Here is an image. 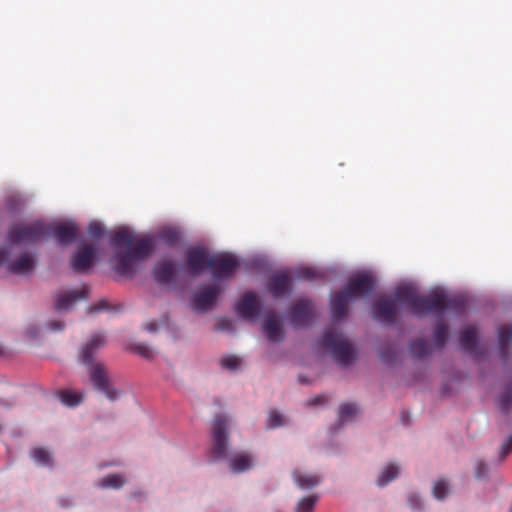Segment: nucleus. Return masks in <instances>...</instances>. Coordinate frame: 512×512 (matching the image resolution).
Wrapping results in <instances>:
<instances>
[{
    "label": "nucleus",
    "instance_id": "f257e3e1",
    "mask_svg": "<svg viewBox=\"0 0 512 512\" xmlns=\"http://www.w3.org/2000/svg\"><path fill=\"white\" fill-rule=\"evenodd\" d=\"M110 244L115 249L114 271L118 275L130 279L135 276L138 264L146 260L155 248L153 238L136 239L126 229L115 232L110 238Z\"/></svg>",
    "mask_w": 512,
    "mask_h": 512
},
{
    "label": "nucleus",
    "instance_id": "f03ea898",
    "mask_svg": "<svg viewBox=\"0 0 512 512\" xmlns=\"http://www.w3.org/2000/svg\"><path fill=\"white\" fill-rule=\"evenodd\" d=\"M394 300L396 303L406 304L411 312L418 317L432 312H442L445 309H460L464 306L462 299H451L440 292H431L427 296H420L417 290L410 285L396 288Z\"/></svg>",
    "mask_w": 512,
    "mask_h": 512
},
{
    "label": "nucleus",
    "instance_id": "7ed1b4c3",
    "mask_svg": "<svg viewBox=\"0 0 512 512\" xmlns=\"http://www.w3.org/2000/svg\"><path fill=\"white\" fill-rule=\"evenodd\" d=\"M106 339L103 334H94L82 347L80 357L84 364L90 365V379L94 387L102 392L109 400L117 399L118 391L111 386L106 367L101 363H93V355L96 350L104 347Z\"/></svg>",
    "mask_w": 512,
    "mask_h": 512
},
{
    "label": "nucleus",
    "instance_id": "20e7f679",
    "mask_svg": "<svg viewBox=\"0 0 512 512\" xmlns=\"http://www.w3.org/2000/svg\"><path fill=\"white\" fill-rule=\"evenodd\" d=\"M322 345L327 348L333 358L341 365H349L356 356L352 344L341 333L333 328H327L322 336Z\"/></svg>",
    "mask_w": 512,
    "mask_h": 512
},
{
    "label": "nucleus",
    "instance_id": "39448f33",
    "mask_svg": "<svg viewBox=\"0 0 512 512\" xmlns=\"http://www.w3.org/2000/svg\"><path fill=\"white\" fill-rule=\"evenodd\" d=\"M48 235L46 226L41 221L31 224H19L13 226L8 233L9 240L14 244H31Z\"/></svg>",
    "mask_w": 512,
    "mask_h": 512
},
{
    "label": "nucleus",
    "instance_id": "423d86ee",
    "mask_svg": "<svg viewBox=\"0 0 512 512\" xmlns=\"http://www.w3.org/2000/svg\"><path fill=\"white\" fill-rule=\"evenodd\" d=\"M227 425H228V421L222 415H217L213 420L212 453L218 459H225L227 457V444H228Z\"/></svg>",
    "mask_w": 512,
    "mask_h": 512
},
{
    "label": "nucleus",
    "instance_id": "0eeeda50",
    "mask_svg": "<svg viewBox=\"0 0 512 512\" xmlns=\"http://www.w3.org/2000/svg\"><path fill=\"white\" fill-rule=\"evenodd\" d=\"M238 267L239 262L230 254L212 255L209 263V269L215 280L231 277Z\"/></svg>",
    "mask_w": 512,
    "mask_h": 512
},
{
    "label": "nucleus",
    "instance_id": "6e6552de",
    "mask_svg": "<svg viewBox=\"0 0 512 512\" xmlns=\"http://www.w3.org/2000/svg\"><path fill=\"white\" fill-rule=\"evenodd\" d=\"M375 279L369 274H360L348 282L343 291L354 299L356 297H366L370 295L375 289Z\"/></svg>",
    "mask_w": 512,
    "mask_h": 512
},
{
    "label": "nucleus",
    "instance_id": "1a4fd4ad",
    "mask_svg": "<svg viewBox=\"0 0 512 512\" xmlns=\"http://www.w3.org/2000/svg\"><path fill=\"white\" fill-rule=\"evenodd\" d=\"M211 256L205 247H192L185 254L186 266L193 275H199L204 269H209Z\"/></svg>",
    "mask_w": 512,
    "mask_h": 512
},
{
    "label": "nucleus",
    "instance_id": "9d476101",
    "mask_svg": "<svg viewBox=\"0 0 512 512\" xmlns=\"http://www.w3.org/2000/svg\"><path fill=\"white\" fill-rule=\"evenodd\" d=\"M221 289L217 285H209L200 289L192 298V308L197 312H207L214 307Z\"/></svg>",
    "mask_w": 512,
    "mask_h": 512
},
{
    "label": "nucleus",
    "instance_id": "9b49d317",
    "mask_svg": "<svg viewBox=\"0 0 512 512\" xmlns=\"http://www.w3.org/2000/svg\"><path fill=\"white\" fill-rule=\"evenodd\" d=\"M313 316L314 306L310 300H298L291 306V324L296 329L308 326Z\"/></svg>",
    "mask_w": 512,
    "mask_h": 512
},
{
    "label": "nucleus",
    "instance_id": "f8f14e48",
    "mask_svg": "<svg viewBox=\"0 0 512 512\" xmlns=\"http://www.w3.org/2000/svg\"><path fill=\"white\" fill-rule=\"evenodd\" d=\"M97 253L90 244H82L71 257V266L74 272L84 273L94 264Z\"/></svg>",
    "mask_w": 512,
    "mask_h": 512
},
{
    "label": "nucleus",
    "instance_id": "ddd939ff",
    "mask_svg": "<svg viewBox=\"0 0 512 512\" xmlns=\"http://www.w3.org/2000/svg\"><path fill=\"white\" fill-rule=\"evenodd\" d=\"M372 314L379 322L393 324L397 317V303L394 299L380 298L374 302Z\"/></svg>",
    "mask_w": 512,
    "mask_h": 512
},
{
    "label": "nucleus",
    "instance_id": "4468645a",
    "mask_svg": "<svg viewBox=\"0 0 512 512\" xmlns=\"http://www.w3.org/2000/svg\"><path fill=\"white\" fill-rule=\"evenodd\" d=\"M235 312L243 319H256L260 313V304L253 292H246L235 304Z\"/></svg>",
    "mask_w": 512,
    "mask_h": 512
},
{
    "label": "nucleus",
    "instance_id": "2eb2a0df",
    "mask_svg": "<svg viewBox=\"0 0 512 512\" xmlns=\"http://www.w3.org/2000/svg\"><path fill=\"white\" fill-rule=\"evenodd\" d=\"M269 293L274 298L287 295L291 288V277L287 271H277L272 274L267 285Z\"/></svg>",
    "mask_w": 512,
    "mask_h": 512
},
{
    "label": "nucleus",
    "instance_id": "dca6fc26",
    "mask_svg": "<svg viewBox=\"0 0 512 512\" xmlns=\"http://www.w3.org/2000/svg\"><path fill=\"white\" fill-rule=\"evenodd\" d=\"M49 233H53L55 239L60 245H68L73 242L79 232V228L75 223L57 224L52 227H47Z\"/></svg>",
    "mask_w": 512,
    "mask_h": 512
},
{
    "label": "nucleus",
    "instance_id": "f3484780",
    "mask_svg": "<svg viewBox=\"0 0 512 512\" xmlns=\"http://www.w3.org/2000/svg\"><path fill=\"white\" fill-rule=\"evenodd\" d=\"M89 292V288L85 285L80 290H71L60 293L56 296L55 308L57 311H68L72 305L81 299H85Z\"/></svg>",
    "mask_w": 512,
    "mask_h": 512
},
{
    "label": "nucleus",
    "instance_id": "a211bd4d",
    "mask_svg": "<svg viewBox=\"0 0 512 512\" xmlns=\"http://www.w3.org/2000/svg\"><path fill=\"white\" fill-rule=\"evenodd\" d=\"M153 275L159 284H169L176 279V266L170 260H161L154 267Z\"/></svg>",
    "mask_w": 512,
    "mask_h": 512
},
{
    "label": "nucleus",
    "instance_id": "6ab92c4d",
    "mask_svg": "<svg viewBox=\"0 0 512 512\" xmlns=\"http://www.w3.org/2000/svg\"><path fill=\"white\" fill-rule=\"evenodd\" d=\"M263 330L268 340L271 342H280L284 338L282 324L274 314L269 315L265 319Z\"/></svg>",
    "mask_w": 512,
    "mask_h": 512
},
{
    "label": "nucleus",
    "instance_id": "aec40b11",
    "mask_svg": "<svg viewBox=\"0 0 512 512\" xmlns=\"http://www.w3.org/2000/svg\"><path fill=\"white\" fill-rule=\"evenodd\" d=\"M350 300L352 299L343 290L332 295L331 312L334 320L342 319L347 315V305Z\"/></svg>",
    "mask_w": 512,
    "mask_h": 512
},
{
    "label": "nucleus",
    "instance_id": "412c9836",
    "mask_svg": "<svg viewBox=\"0 0 512 512\" xmlns=\"http://www.w3.org/2000/svg\"><path fill=\"white\" fill-rule=\"evenodd\" d=\"M35 268V260L34 258L25 253L18 257L9 267L10 271L13 274L17 275H30Z\"/></svg>",
    "mask_w": 512,
    "mask_h": 512
},
{
    "label": "nucleus",
    "instance_id": "4be33fe9",
    "mask_svg": "<svg viewBox=\"0 0 512 512\" xmlns=\"http://www.w3.org/2000/svg\"><path fill=\"white\" fill-rule=\"evenodd\" d=\"M461 347L468 353H474L477 350V329L474 326H467L461 331Z\"/></svg>",
    "mask_w": 512,
    "mask_h": 512
},
{
    "label": "nucleus",
    "instance_id": "5701e85b",
    "mask_svg": "<svg viewBox=\"0 0 512 512\" xmlns=\"http://www.w3.org/2000/svg\"><path fill=\"white\" fill-rule=\"evenodd\" d=\"M253 467V458L248 453L242 452L234 455L230 460V468L235 473L247 471Z\"/></svg>",
    "mask_w": 512,
    "mask_h": 512
},
{
    "label": "nucleus",
    "instance_id": "b1692460",
    "mask_svg": "<svg viewBox=\"0 0 512 512\" xmlns=\"http://www.w3.org/2000/svg\"><path fill=\"white\" fill-rule=\"evenodd\" d=\"M293 478L301 489H309L320 483V477L315 474H302L299 471L293 472Z\"/></svg>",
    "mask_w": 512,
    "mask_h": 512
},
{
    "label": "nucleus",
    "instance_id": "393cba45",
    "mask_svg": "<svg viewBox=\"0 0 512 512\" xmlns=\"http://www.w3.org/2000/svg\"><path fill=\"white\" fill-rule=\"evenodd\" d=\"M125 484V480L122 474L114 473L109 474L99 480V487L101 488H112L120 489Z\"/></svg>",
    "mask_w": 512,
    "mask_h": 512
},
{
    "label": "nucleus",
    "instance_id": "a878e982",
    "mask_svg": "<svg viewBox=\"0 0 512 512\" xmlns=\"http://www.w3.org/2000/svg\"><path fill=\"white\" fill-rule=\"evenodd\" d=\"M31 457L37 464L41 466L50 467L53 465V457L51 453L45 448H34L31 451Z\"/></svg>",
    "mask_w": 512,
    "mask_h": 512
},
{
    "label": "nucleus",
    "instance_id": "bb28decb",
    "mask_svg": "<svg viewBox=\"0 0 512 512\" xmlns=\"http://www.w3.org/2000/svg\"><path fill=\"white\" fill-rule=\"evenodd\" d=\"M431 352L430 345L423 339H417L410 344V353L413 357L421 359Z\"/></svg>",
    "mask_w": 512,
    "mask_h": 512
},
{
    "label": "nucleus",
    "instance_id": "cd10ccee",
    "mask_svg": "<svg viewBox=\"0 0 512 512\" xmlns=\"http://www.w3.org/2000/svg\"><path fill=\"white\" fill-rule=\"evenodd\" d=\"M399 474V468L395 464H389L384 468L377 479V485L383 487L397 478Z\"/></svg>",
    "mask_w": 512,
    "mask_h": 512
},
{
    "label": "nucleus",
    "instance_id": "c85d7f7f",
    "mask_svg": "<svg viewBox=\"0 0 512 512\" xmlns=\"http://www.w3.org/2000/svg\"><path fill=\"white\" fill-rule=\"evenodd\" d=\"M159 239L169 247H174L180 240V233L173 228H165L160 231Z\"/></svg>",
    "mask_w": 512,
    "mask_h": 512
},
{
    "label": "nucleus",
    "instance_id": "c756f323",
    "mask_svg": "<svg viewBox=\"0 0 512 512\" xmlns=\"http://www.w3.org/2000/svg\"><path fill=\"white\" fill-rule=\"evenodd\" d=\"M512 338V326L502 327L498 332L499 350L502 358L506 357V350L508 347L509 340Z\"/></svg>",
    "mask_w": 512,
    "mask_h": 512
},
{
    "label": "nucleus",
    "instance_id": "7c9ffc66",
    "mask_svg": "<svg viewBox=\"0 0 512 512\" xmlns=\"http://www.w3.org/2000/svg\"><path fill=\"white\" fill-rule=\"evenodd\" d=\"M448 327L443 321H439L434 329V342L437 348H441L447 341Z\"/></svg>",
    "mask_w": 512,
    "mask_h": 512
},
{
    "label": "nucleus",
    "instance_id": "2f4dec72",
    "mask_svg": "<svg viewBox=\"0 0 512 512\" xmlns=\"http://www.w3.org/2000/svg\"><path fill=\"white\" fill-rule=\"evenodd\" d=\"M58 395L62 403L69 407H75L82 401V395L71 390L59 391Z\"/></svg>",
    "mask_w": 512,
    "mask_h": 512
},
{
    "label": "nucleus",
    "instance_id": "473e14b6",
    "mask_svg": "<svg viewBox=\"0 0 512 512\" xmlns=\"http://www.w3.org/2000/svg\"><path fill=\"white\" fill-rule=\"evenodd\" d=\"M358 412V408L355 404L344 403L339 408V422L341 424L351 420Z\"/></svg>",
    "mask_w": 512,
    "mask_h": 512
},
{
    "label": "nucleus",
    "instance_id": "72a5a7b5",
    "mask_svg": "<svg viewBox=\"0 0 512 512\" xmlns=\"http://www.w3.org/2000/svg\"><path fill=\"white\" fill-rule=\"evenodd\" d=\"M499 406L504 413L512 409V386L507 387L500 395Z\"/></svg>",
    "mask_w": 512,
    "mask_h": 512
},
{
    "label": "nucleus",
    "instance_id": "f704fd0d",
    "mask_svg": "<svg viewBox=\"0 0 512 512\" xmlns=\"http://www.w3.org/2000/svg\"><path fill=\"white\" fill-rule=\"evenodd\" d=\"M317 500L316 496L304 497L299 501L296 512H312Z\"/></svg>",
    "mask_w": 512,
    "mask_h": 512
},
{
    "label": "nucleus",
    "instance_id": "c9c22d12",
    "mask_svg": "<svg viewBox=\"0 0 512 512\" xmlns=\"http://www.w3.org/2000/svg\"><path fill=\"white\" fill-rule=\"evenodd\" d=\"M321 275L313 268L304 267L296 270V277L300 280L312 281Z\"/></svg>",
    "mask_w": 512,
    "mask_h": 512
},
{
    "label": "nucleus",
    "instance_id": "e433bc0d",
    "mask_svg": "<svg viewBox=\"0 0 512 512\" xmlns=\"http://www.w3.org/2000/svg\"><path fill=\"white\" fill-rule=\"evenodd\" d=\"M284 423L285 422L283 416L276 410H273L270 412L268 416L266 426L269 429H274L284 425Z\"/></svg>",
    "mask_w": 512,
    "mask_h": 512
},
{
    "label": "nucleus",
    "instance_id": "4c0bfd02",
    "mask_svg": "<svg viewBox=\"0 0 512 512\" xmlns=\"http://www.w3.org/2000/svg\"><path fill=\"white\" fill-rule=\"evenodd\" d=\"M88 234L91 238L100 239L104 236L105 231L99 221H91L88 226Z\"/></svg>",
    "mask_w": 512,
    "mask_h": 512
},
{
    "label": "nucleus",
    "instance_id": "58836bf2",
    "mask_svg": "<svg viewBox=\"0 0 512 512\" xmlns=\"http://www.w3.org/2000/svg\"><path fill=\"white\" fill-rule=\"evenodd\" d=\"M448 491L447 483L444 480H439L433 487V495L438 500H443Z\"/></svg>",
    "mask_w": 512,
    "mask_h": 512
},
{
    "label": "nucleus",
    "instance_id": "ea45409f",
    "mask_svg": "<svg viewBox=\"0 0 512 512\" xmlns=\"http://www.w3.org/2000/svg\"><path fill=\"white\" fill-rule=\"evenodd\" d=\"M221 364L226 369L234 370L240 366L241 359L235 355H229L221 359Z\"/></svg>",
    "mask_w": 512,
    "mask_h": 512
},
{
    "label": "nucleus",
    "instance_id": "a19ab883",
    "mask_svg": "<svg viewBox=\"0 0 512 512\" xmlns=\"http://www.w3.org/2000/svg\"><path fill=\"white\" fill-rule=\"evenodd\" d=\"M134 351L145 359H152L154 356L153 350L145 344L135 345Z\"/></svg>",
    "mask_w": 512,
    "mask_h": 512
},
{
    "label": "nucleus",
    "instance_id": "79ce46f5",
    "mask_svg": "<svg viewBox=\"0 0 512 512\" xmlns=\"http://www.w3.org/2000/svg\"><path fill=\"white\" fill-rule=\"evenodd\" d=\"M488 466L485 462L479 460L475 467V477L479 480L485 479L488 476Z\"/></svg>",
    "mask_w": 512,
    "mask_h": 512
},
{
    "label": "nucleus",
    "instance_id": "37998d69",
    "mask_svg": "<svg viewBox=\"0 0 512 512\" xmlns=\"http://www.w3.org/2000/svg\"><path fill=\"white\" fill-rule=\"evenodd\" d=\"M109 309V303L107 300H100L98 303L91 305L87 308L88 313H96Z\"/></svg>",
    "mask_w": 512,
    "mask_h": 512
},
{
    "label": "nucleus",
    "instance_id": "c03bdc74",
    "mask_svg": "<svg viewBox=\"0 0 512 512\" xmlns=\"http://www.w3.org/2000/svg\"><path fill=\"white\" fill-rule=\"evenodd\" d=\"M511 452H512V436H510L501 447V450H500L501 459H504Z\"/></svg>",
    "mask_w": 512,
    "mask_h": 512
},
{
    "label": "nucleus",
    "instance_id": "a18cd8bd",
    "mask_svg": "<svg viewBox=\"0 0 512 512\" xmlns=\"http://www.w3.org/2000/svg\"><path fill=\"white\" fill-rule=\"evenodd\" d=\"M408 503L410 507L414 510H418L421 508V499L416 494H410L408 497Z\"/></svg>",
    "mask_w": 512,
    "mask_h": 512
},
{
    "label": "nucleus",
    "instance_id": "49530a36",
    "mask_svg": "<svg viewBox=\"0 0 512 512\" xmlns=\"http://www.w3.org/2000/svg\"><path fill=\"white\" fill-rule=\"evenodd\" d=\"M328 397L326 395H318L311 400L308 401V405L314 406V405H321L326 402H328Z\"/></svg>",
    "mask_w": 512,
    "mask_h": 512
},
{
    "label": "nucleus",
    "instance_id": "de8ad7c7",
    "mask_svg": "<svg viewBox=\"0 0 512 512\" xmlns=\"http://www.w3.org/2000/svg\"><path fill=\"white\" fill-rule=\"evenodd\" d=\"M48 327L53 331H61L64 329V323L62 321H50Z\"/></svg>",
    "mask_w": 512,
    "mask_h": 512
},
{
    "label": "nucleus",
    "instance_id": "09e8293b",
    "mask_svg": "<svg viewBox=\"0 0 512 512\" xmlns=\"http://www.w3.org/2000/svg\"><path fill=\"white\" fill-rule=\"evenodd\" d=\"M230 324H231V321H230V320H228V319H223V320H221V321H220V323H219V328H220V329H222V330L227 329V328H228V326H229Z\"/></svg>",
    "mask_w": 512,
    "mask_h": 512
},
{
    "label": "nucleus",
    "instance_id": "8fccbe9b",
    "mask_svg": "<svg viewBox=\"0 0 512 512\" xmlns=\"http://www.w3.org/2000/svg\"><path fill=\"white\" fill-rule=\"evenodd\" d=\"M155 329H156V325L155 324H153V323L149 324V326H148V330L149 331H154Z\"/></svg>",
    "mask_w": 512,
    "mask_h": 512
},
{
    "label": "nucleus",
    "instance_id": "3c124183",
    "mask_svg": "<svg viewBox=\"0 0 512 512\" xmlns=\"http://www.w3.org/2000/svg\"><path fill=\"white\" fill-rule=\"evenodd\" d=\"M1 257H2V259L4 258V252L3 251H2Z\"/></svg>",
    "mask_w": 512,
    "mask_h": 512
}]
</instances>
